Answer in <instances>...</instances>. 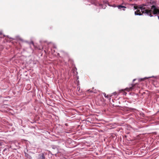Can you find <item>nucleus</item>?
<instances>
[{
	"label": "nucleus",
	"instance_id": "f257e3e1",
	"mask_svg": "<svg viewBox=\"0 0 159 159\" xmlns=\"http://www.w3.org/2000/svg\"><path fill=\"white\" fill-rule=\"evenodd\" d=\"M155 2L150 0L147 3L143 4L139 7L134 6L135 9L137 10L135 11L136 15H141L142 13H145L148 15L152 16L151 15L153 13L154 14H159V10L154 6Z\"/></svg>",
	"mask_w": 159,
	"mask_h": 159
},
{
	"label": "nucleus",
	"instance_id": "f03ea898",
	"mask_svg": "<svg viewBox=\"0 0 159 159\" xmlns=\"http://www.w3.org/2000/svg\"><path fill=\"white\" fill-rule=\"evenodd\" d=\"M118 8L119 9H122V10L124 11L125 10V9L126 8V7L124 6H122L121 5L119 6L118 7Z\"/></svg>",
	"mask_w": 159,
	"mask_h": 159
},
{
	"label": "nucleus",
	"instance_id": "7ed1b4c3",
	"mask_svg": "<svg viewBox=\"0 0 159 159\" xmlns=\"http://www.w3.org/2000/svg\"><path fill=\"white\" fill-rule=\"evenodd\" d=\"M103 95L104 97H105V98H109L110 99V97L111 96V95L108 96L107 95V96H106V94L105 93H103Z\"/></svg>",
	"mask_w": 159,
	"mask_h": 159
},
{
	"label": "nucleus",
	"instance_id": "20e7f679",
	"mask_svg": "<svg viewBox=\"0 0 159 159\" xmlns=\"http://www.w3.org/2000/svg\"><path fill=\"white\" fill-rule=\"evenodd\" d=\"M41 158L42 159H45V157L44 156V154L43 153L42 154L41 156Z\"/></svg>",
	"mask_w": 159,
	"mask_h": 159
},
{
	"label": "nucleus",
	"instance_id": "39448f33",
	"mask_svg": "<svg viewBox=\"0 0 159 159\" xmlns=\"http://www.w3.org/2000/svg\"><path fill=\"white\" fill-rule=\"evenodd\" d=\"M153 77H154V76H152L150 77H148V78L145 77V78H143V79H148V78H153Z\"/></svg>",
	"mask_w": 159,
	"mask_h": 159
},
{
	"label": "nucleus",
	"instance_id": "423d86ee",
	"mask_svg": "<svg viewBox=\"0 0 159 159\" xmlns=\"http://www.w3.org/2000/svg\"><path fill=\"white\" fill-rule=\"evenodd\" d=\"M77 90L79 91L80 90V88L78 87L77 88Z\"/></svg>",
	"mask_w": 159,
	"mask_h": 159
},
{
	"label": "nucleus",
	"instance_id": "0eeeda50",
	"mask_svg": "<svg viewBox=\"0 0 159 159\" xmlns=\"http://www.w3.org/2000/svg\"><path fill=\"white\" fill-rule=\"evenodd\" d=\"M133 86H132V87H131L130 88V89H133Z\"/></svg>",
	"mask_w": 159,
	"mask_h": 159
},
{
	"label": "nucleus",
	"instance_id": "6e6552de",
	"mask_svg": "<svg viewBox=\"0 0 159 159\" xmlns=\"http://www.w3.org/2000/svg\"><path fill=\"white\" fill-rule=\"evenodd\" d=\"M2 32L0 31V35H2Z\"/></svg>",
	"mask_w": 159,
	"mask_h": 159
},
{
	"label": "nucleus",
	"instance_id": "1a4fd4ad",
	"mask_svg": "<svg viewBox=\"0 0 159 159\" xmlns=\"http://www.w3.org/2000/svg\"><path fill=\"white\" fill-rule=\"evenodd\" d=\"M97 4H99L98 3H97L95 4V5H97Z\"/></svg>",
	"mask_w": 159,
	"mask_h": 159
},
{
	"label": "nucleus",
	"instance_id": "9d476101",
	"mask_svg": "<svg viewBox=\"0 0 159 159\" xmlns=\"http://www.w3.org/2000/svg\"><path fill=\"white\" fill-rule=\"evenodd\" d=\"M135 80V79H134V80H133V81H134Z\"/></svg>",
	"mask_w": 159,
	"mask_h": 159
},
{
	"label": "nucleus",
	"instance_id": "9b49d317",
	"mask_svg": "<svg viewBox=\"0 0 159 159\" xmlns=\"http://www.w3.org/2000/svg\"><path fill=\"white\" fill-rule=\"evenodd\" d=\"M1 145V143H0V146Z\"/></svg>",
	"mask_w": 159,
	"mask_h": 159
},
{
	"label": "nucleus",
	"instance_id": "f8f14e48",
	"mask_svg": "<svg viewBox=\"0 0 159 159\" xmlns=\"http://www.w3.org/2000/svg\"><path fill=\"white\" fill-rule=\"evenodd\" d=\"M158 18L159 19V16H158Z\"/></svg>",
	"mask_w": 159,
	"mask_h": 159
},
{
	"label": "nucleus",
	"instance_id": "ddd939ff",
	"mask_svg": "<svg viewBox=\"0 0 159 159\" xmlns=\"http://www.w3.org/2000/svg\"><path fill=\"white\" fill-rule=\"evenodd\" d=\"M100 7H101V5L100 4Z\"/></svg>",
	"mask_w": 159,
	"mask_h": 159
}]
</instances>
